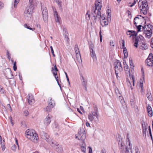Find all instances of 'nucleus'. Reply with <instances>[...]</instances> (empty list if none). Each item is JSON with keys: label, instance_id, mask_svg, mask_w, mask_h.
I'll list each match as a JSON object with an SVG mask.
<instances>
[{"label": "nucleus", "instance_id": "obj_20", "mask_svg": "<svg viewBox=\"0 0 153 153\" xmlns=\"http://www.w3.org/2000/svg\"><path fill=\"white\" fill-rule=\"evenodd\" d=\"M51 146L53 147L56 148L59 144L55 141L50 139L49 142H48Z\"/></svg>", "mask_w": 153, "mask_h": 153}, {"label": "nucleus", "instance_id": "obj_53", "mask_svg": "<svg viewBox=\"0 0 153 153\" xmlns=\"http://www.w3.org/2000/svg\"><path fill=\"white\" fill-rule=\"evenodd\" d=\"M16 62H15L14 63H13V70L14 71H16L17 70V67H16Z\"/></svg>", "mask_w": 153, "mask_h": 153}, {"label": "nucleus", "instance_id": "obj_27", "mask_svg": "<svg viewBox=\"0 0 153 153\" xmlns=\"http://www.w3.org/2000/svg\"><path fill=\"white\" fill-rule=\"evenodd\" d=\"M140 48L142 50H146L147 49V46L146 44L142 43L141 45Z\"/></svg>", "mask_w": 153, "mask_h": 153}, {"label": "nucleus", "instance_id": "obj_32", "mask_svg": "<svg viewBox=\"0 0 153 153\" xmlns=\"http://www.w3.org/2000/svg\"><path fill=\"white\" fill-rule=\"evenodd\" d=\"M97 13L96 14V17L98 18L100 17V20H101L102 19L103 17V16H102V17L101 16V13L99 11V10H97Z\"/></svg>", "mask_w": 153, "mask_h": 153}, {"label": "nucleus", "instance_id": "obj_21", "mask_svg": "<svg viewBox=\"0 0 153 153\" xmlns=\"http://www.w3.org/2000/svg\"><path fill=\"white\" fill-rule=\"evenodd\" d=\"M114 91L117 96L120 98V99L122 100V97L121 96V95L120 92L118 89L117 87H116L114 88Z\"/></svg>", "mask_w": 153, "mask_h": 153}, {"label": "nucleus", "instance_id": "obj_57", "mask_svg": "<svg viewBox=\"0 0 153 153\" xmlns=\"http://www.w3.org/2000/svg\"><path fill=\"white\" fill-rule=\"evenodd\" d=\"M50 48L51 49V53H52V55H53V57H55V55L54 53V51H53V49L52 47L51 46L50 47Z\"/></svg>", "mask_w": 153, "mask_h": 153}, {"label": "nucleus", "instance_id": "obj_55", "mask_svg": "<svg viewBox=\"0 0 153 153\" xmlns=\"http://www.w3.org/2000/svg\"><path fill=\"white\" fill-rule=\"evenodd\" d=\"M115 43L113 41H111L110 42V45L111 47H114V46Z\"/></svg>", "mask_w": 153, "mask_h": 153}, {"label": "nucleus", "instance_id": "obj_1", "mask_svg": "<svg viewBox=\"0 0 153 153\" xmlns=\"http://www.w3.org/2000/svg\"><path fill=\"white\" fill-rule=\"evenodd\" d=\"M26 137L35 143H37L39 141V137L35 131L32 129H28L25 132Z\"/></svg>", "mask_w": 153, "mask_h": 153}, {"label": "nucleus", "instance_id": "obj_5", "mask_svg": "<svg viewBox=\"0 0 153 153\" xmlns=\"http://www.w3.org/2000/svg\"><path fill=\"white\" fill-rule=\"evenodd\" d=\"M115 71L121 72L123 71V68L121 65L120 62L118 60H116L114 63Z\"/></svg>", "mask_w": 153, "mask_h": 153}, {"label": "nucleus", "instance_id": "obj_50", "mask_svg": "<svg viewBox=\"0 0 153 153\" xmlns=\"http://www.w3.org/2000/svg\"><path fill=\"white\" fill-rule=\"evenodd\" d=\"M52 71H53V72L54 71L55 72H56L57 71H58V70L57 69L56 66V65L54 66V68H52Z\"/></svg>", "mask_w": 153, "mask_h": 153}, {"label": "nucleus", "instance_id": "obj_7", "mask_svg": "<svg viewBox=\"0 0 153 153\" xmlns=\"http://www.w3.org/2000/svg\"><path fill=\"white\" fill-rule=\"evenodd\" d=\"M48 103L49 106H47L45 108V110L46 111L49 112L51 111V109L53 108L54 105L53 101L52 100L51 98H50L48 101Z\"/></svg>", "mask_w": 153, "mask_h": 153}, {"label": "nucleus", "instance_id": "obj_44", "mask_svg": "<svg viewBox=\"0 0 153 153\" xmlns=\"http://www.w3.org/2000/svg\"><path fill=\"white\" fill-rule=\"evenodd\" d=\"M19 0H15L14 3V7L15 8L17 7V4L19 3Z\"/></svg>", "mask_w": 153, "mask_h": 153}, {"label": "nucleus", "instance_id": "obj_15", "mask_svg": "<svg viewBox=\"0 0 153 153\" xmlns=\"http://www.w3.org/2000/svg\"><path fill=\"white\" fill-rule=\"evenodd\" d=\"M147 110L149 117H151L152 116V111L151 107L148 104L147 105Z\"/></svg>", "mask_w": 153, "mask_h": 153}, {"label": "nucleus", "instance_id": "obj_59", "mask_svg": "<svg viewBox=\"0 0 153 153\" xmlns=\"http://www.w3.org/2000/svg\"><path fill=\"white\" fill-rule=\"evenodd\" d=\"M7 58L8 59H9V60H10L11 59V56H10V54L9 52V51H7Z\"/></svg>", "mask_w": 153, "mask_h": 153}, {"label": "nucleus", "instance_id": "obj_16", "mask_svg": "<svg viewBox=\"0 0 153 153\" xmlns=\"http://www.w3.org/2000/svg\"><path fill=\"white\" fill-rule=\"evenodd\" d=\"M153 26L150 24H148L144 27H143V28L144 30H147V31H152Z\"/></svg>", "mask_w": 153, "mask_h": 153}, {"label": "nucleus", "instance_id": "obj_19", "mask_svg": "<svg viewBox=\"0 0 153 153\" xmlns=\"http://www.w3.org/2000/svg\"><path fill=\"white\" fill-rule=\"evenodd\" d=\"M152 31H147V30H144V33L145 34V36L147 38H150L152 36Z\"/></svg>", "mask_w": 153, "mask_h": 153}, {"label": "nucleus", "instance_id": "obj_49", "mask_svg": "<svg viewBox=\"0 0 153 153\" xmlns=\"http://www.w3.org/2000/svg\"><path fill=\"white\" fill-rule=\"evenodd\" d=\"M81 151L84 153H85L86 151V148L84 146H82L81 147Z\"/></svg>", "mask_w": 153, "mask_h": 153}, {"label": "nucleus", "instance_id": "obj_26", "mask_svg": "<svg viewBox=\"0 0 153 153\" xmlns=\"http://www.w3.org/2000/svg\"><path fill=\"white\" fill-rule=\"evenodd\" d=\"M127 140H128V146L129 149L131 150V153H132V144L130 143V140L128 137V134H127Z\"/></svg>", "mask_w": 153, "mask_h": 153}, {"label": "nucleus", "instance_id": "obj_51", "mask_svg": "<svg viewBox=\"0 0 153 153\" xmlns=\"http://www.w3.org/2000/svg\"><path fill=\"white\" fill-rule=\"evenodd\" d=\"M76 58H77L78 59H81V57L80 52H79L78 53H76Z\"/></svg>", "mask_w": 153, "mask_h": 153}, {"label": "nucleus", "instance_id": "obj_41", "mask_svg": "<svg viewBox=\"0 0 153 153\" xmlns=\"http://www.w3.org/2000/svg\"><path fill=\"white\" fill-rule=\"evenodd\" d=\"M31 12V10H30V12H29V10H25L24 13L25 14H27L28 15L27 16L30 17L31 16V13H30Z\"/></svg>", "mask_w": 153, "mask_h": 153}, {"label": "nucleus", "instance_id": "obj_3", "mask_svg": "<svg viewBox=\"0 0 153 153\" xmlns=\"http://www.w3.org/2000/svg\"><path fill=\"white\" fill-rule=\"evenodd\" d=\"M94 111H93L91 113L89 114L88 119L91 121H94L97 122L98 121V108L96 106H95L94 107Z\"/></svg>", "mask_w": 153, "mask_h": 153}, {"label": "nucleus", "instance_id": "obj_25", "mask_svg": "<svg viewBox=\"0 0 153 153\" xmlns=\"http://www.w3.org/2000/svg\"><path fill=\"white\" fill-rule=\"evenodd\" d=\"M90 52L91 55L93 59H96V55L92 49L90 50Z\"/></svg>", "mask_w": 153, "mask_h": 153}, {"label": "nucleus", "instance_id": "obj_42", "mask_svg": "<svg viewBox=\"0 0 153 153\" xmlns=\"http://www.w3.org/2000/svg\"><path fill=\"white\" fill-rule=\"evenodd\" d=\"M129 65L131 69H133L134 68L133 63L131 58H129Z\"/></svg>", "mask_w": 153, "mask_h": 153}, {"label": "nucleus", "instance_id": "obj_39", "mask_svg": "<svg viewBox=\"0 0 153 153\" xmlns=\"http://www.w3.org/2000/svg\"><path fill=\"white\" fill-rule=\"evenodd\" d=\"M54 1L56 2L58 5V6L61 7L62 5V2L59 0H54Z\"/></svg>", "mask_w": 153, "mask_h": 153}, {"label": "nucleus", "instance_id": "obj_9", "mask_svg": "<svg viewBox=\"0 0 153 153\" xmlns=\"http://www.w3.org/2000/svg\"><path fill=\"white\" fill-rule=\"evenodd\" d=\"M30 5L29 6L28 9L30 10H33L35 9L37 6V3L35 1H29Z\"/></svg>", "mask_w": 153, "mask_h": 153}, {"label": "nucleus", "instance_id": "obj_4", "mask_svg": "<svg viewBox=\"0 0 153 153\" xmlns=\"http://www.w3.org/2000/svg\"><path fill=\"white\" fill-rule=\"evenodd\" d=\"M86 138V134L84 129L83 128L79 129L78 132V136L76 137V138L81 140L83 142Z\"/></svg>", "mask_w": 153, "mask_h": 153}, {"label": "nucleus", "instance_id": "obj_40", "mask_svg": "<svg viewBox=\"0 0 153 153\" xmlns=\"http://www.w3.org/2000/svg\"><path fill=\"white\" fill-rule=\"evenodd\" d=\"M136 36L135 39H136V40H137L138 41H139V39H140V40H143V39L144 38L142 35H140L139 36Z\"/></svg>", "mask_w": 153, "mask_h": 153}, {"label": "nucleus", "instance_id": "obj_58", "mask_svg": "<svg viewBox=\"0 0 153 153\" xmlns=\"http://www.w3.org/2000/svg\"><path fill=\"white\" fill-rule=\"evenodd\" d=\"M136 27H137L138 32L140 31L141 29V27H142L141 25H139L138 26L137 25V26Z\"/></svg>", "mask_w": 153, "mask_h": 153}, {"label": "nucleus", "instance_id": "obj_60", "mask_svg": "<svg viewBox=\"0 0 153 153\" xmlns=\"http://www.w3.org/2000/svg\"><path fill=\"white\" fill-rule=\"evenodd\" d=\"M4 6V4L0 1V9H2Z\"/></svg>", "mask_w": 153, "mask_h": 153}, {"label": "nucleus", "instance_id": "obj_13", "mask_svg": "<svg viewBox=\"0 0 153 153\" xmlns=\"http://www.w3.org/2000/svg\"><path fill=\"white\" fill-rule=\"evenodd\" d=\"M28 101L29 104L32 105L35 102V100L33 96L31 94L28 95Z\"/></svg>", "mask_w": 153, "mask_h": 153}, {"label": "nucleus", "instance_id": "obj_61", "mask_svg": "<svg viewBox=\"0 0 153 153\" xmlns=\"http://www.w3.org/2000/svg\"><path fill=\"white\" fill-rule=\"evenodd\" d=\"M7 108H8V109H9V110L10 111H12V109L11 108L10 105L9 104H8L7 105Z\"/></svg>", "mask_w": 153, "mask_h": 153}, {"label": "nucleus", "instance_id": "obj_24", "mask_svg": "<svg viewBox=\"0 0 153 153\" xmlns=\"http://www.w3.org/2000/svg\"><path fill=\"white\" fill-rule=\"evenodd\" d=\"M102 3H95V10H101L102 6Z\"/></svg>", "mask_w": 153, "mask_h": 153}, {"label": "nucleus", "instance_id": "obj_18", "mask_svg": "<svg viewBox=\"0 0 153 153\" xmlns=\"http://www.w3.org/2000/svg\"><path fill=\"white\" fill-rule=\"evenodd\" d=\"M42 137V138L45 139L47 142H49V140L51 139L49 138V137L48 134L45 132H43L41 134Z\"/></svg>", "mask_w": 153, "mask_h": 153}, {"label": "nucleus", "instance_id": "obj_48", "mask_svg": "<svg viewBox=\"0 0 153 153\" xmlns=\"http://www.w3.org/2000/svg\"><path fill=\"white\" fill-rule=\"evenodd\" d=\"M143 13L144 15H146L147 13V10H140V13Z\"/></svg>", "mask_w": 153, "mask_h": 153}, {"label": "nucleus", "instance_id": "obj_28", "mask_svg": "<svg viewBox=\"0 0 153 153\" xmlns=\"http://www.w3.org/2000/svg\"><path fill=\"white\" fill-rule=\"evenodd\" d=\"M142 7V8L143 10H148V4L147 3H146L144 4L140 5V7Z\"/></svg>", "mask_w": 153, "mask_h": 153}, {"label": "nucleus", "instance_id": "obj_23", "mask_svg": "<svg viewBox=\"0 0 153 153\" xmlns=\"http://www.w3.org/2000/svg\"><path fill=\"white\" fill-rule=\"evenodd\" d=\"M127 34L128 35H129L130 37H131L132 36H136L135 32L133 30H128L127 32Z\"/></svg>", "mask_w": 153, "mask_h": 153}, {"label": "nucleus", "instance_id": "obj_30", "mask_svg": "<svg viewBox=\"0 0 153 153\" xmlns=\"http://www.w3.org/2000/svg\"><path fill=\"white\" fill-rule=\"evenodd\" d=\"M81 80L82 82V84L83 86L85 87V90H86V82L85 81V79H84V77L82 76H81Z\"/></svg>", "mask_w": 153, "mask_h": 153}, {"label": "nucleus", "instance_id": "obj_22", "mask_svg": "<svg viewBox=\"0 0 153 153\" xmlns=\"http://www.w3.org/2000/svg\"><path fill=\"white\" fill-rule=\"evenodd\" d=\"M107 22L106 21V25H108V23H109L111 22V14L109 12H107Z\"/></svg>", "mask_w": 153, "mask_h": 153}, {"label": "nucleus", "instance_id": "obj_56", "mask_svg": "<svg viewBox=\"0 0 153 153\" xmlns=\"http://www.w3.org/2000/svg\"><path fill=\"white\" fill-rule=\"evenodd\" d=\"M0 91L2 93L4 94V90L3 89L2 87L0 85Z\"/></svg>", "mask_w": 153, "mask_h": 153}, {"label": "nucleus", "instance_id": "obj_33", "mask_svg": "<svg viewBox=\"0 0 153 153\" xmlns=\"http://www.w3.org/2000/svg\"><path fill=\"white\" fill-rule=\"evenodd\" d=\"M123 52L124 54V57L125 58H126L128 56V53L127 52V49L126 47H125V48H123Z\"/></svg>", "mask_w": 153, "mask_h": 153}, {"label": "nucleus", "instance_id": "obj_64", "mask_svg": "<svg viewBox=\"0 0 153 153\" xmlns=\"http://www.w3.org/2000/svg\"><path fill=\"white\" fill-rule=\"evenodd\" d=\"M135 150L136 153H140V152L139 151V150L137 147L135 149Z\"/></svg>", "mask_w": 153, "mask_h": 153}, {"label": "nucleus", "instance_id": "obj_47", "mask_svg": "<svg viewBox=\"0 0 153 153\" xmlns=\"http://www.w3.org/2000/svg\"><path fill=\"white\" fill-rule=\"evenodd\" d=\"M16 148L17 146L16 145L14 144L12 146L11 149L13 151L15 152L16 149Z\"/></svg>", "mask_w": 153, "mask_h": 153}, {"label": "nucleus", "instance_id": "obj_45", "mask_svg": "<svg viewBox=\"0 0 153 153\" xmlns=\"http://www.w3.org/2000/svg\"><path fill=\"white\" fill-rule=\"evenodd\" d=\"M137 1V0H134L133 2L132 3H129L128 6L130 7H132L133 5H134V4L136 3Z\"/></svg>", "mask_w": 153, "mask_h": 153}, {"label": "nucleus", "instance_id": "obj_36", "mask_svg": "<svg viewBox=\"0 0 153 153\" xmlns=\"http://www.w3.org/2000/svg\"><path fill=\"white\" fill-rule=\"evenodd\" d=\"M140 20V19H138L137 18H135L134 19V25L137 26V25L138 24V22Z\"/></svg>", "mask_w": 153, "mask_h": 153}, {"label": "nucleus", "instance_id": "obj_37", "mask_svg": "<svg viewBox=\"0 0 153 153\" xmlns=\"http://www.w3.org/2000/svg\"><path fill=\"white\" fill-rule=\"evenodd\" d=\"M146 3H147L146 0H140L138 2L139 5L140 4H141V5H142Z\"/></svg>", "mask_w": 153, "mask_h": 153}, {"label": "nucleus", "instance_id": "obj_54", "mask_svg": "<svg viewBox=\"0 0 153 153\" xmlns=\"http://www.w3.org/2000/svg\"><path fill=\"white\" fill-rule=\"evenodd\" d=\"M138 41L136 40L135 39V42H134V46L136 48H137L138 47Z\"/></svg>", "mask_w": 153, "mask_h": 153}, {"label": "nucleus", "instance_id": "obj_12", "mask_svg": "<svg viewBox=\"0 0 153 153\" xmlns=\"http://www.w3.org/2000/svg\"><path fill=\"white\" fill-rule=\"evenodd\" d=\"M6 72L7 73H5L6 76L9 79H11L13 78V76L12 74L11 71L9 68H8L6 70Z\"/></svg>", "mask_w": 153, "mask_h": 153}, {"label": "nucleus", "instance_id": "obj_29", "mask_svg": "<svg viewBox=\"0 0 153 153\" xmlns=\"http://www.w3.org/2000/svg\"><path fill=\"white\" fill-rule=\"evenodd\" d=\"M56 149V151L59 152H61L62 151V147L59 145L55 148Z\"/></svg>", "mask_w": 153, "mask_h": 153}, {"label": "nucleus", "instance_id": "obj_2", "mask_svg": "<svg viewBox=\"0 0 153 153\" xmlns=\"http://www.w3.org/2000/svg\"><path fill=\"white\" fill-rule=\"evenodd\" d=\"M117 140L118 142V144L119 149L121 153H129L127 147L125 145L120 135L118 134L117 136Z\"/></svg>", "mask_w": 153, "mask_h": 153}, {"label": "nucleus", "instance_id": "obj_62", "mask_svg": "<svg viewBox=\"0 0 153 153\" xmlns=\"http://www.w3.org/2000/svg\"><path fill=\"white\" fill-rule=\"evenodd\" d=\"M29 114V112L28 111H25L24 112V115L25 116H27Z\"/></svg>", "mask_w": 153, "mask_h": 153}, {"label": "nucleus", "instance_id": "obj_63", "mask_svg": "<svg viewBox=\"0 0 153 153\" xmlns=\"http://www.w3.org/2000/svg\"><path fill=\"white\" fill-rule=\"evenodd\" d=\"M151 46L152 48H153V38L152 39Z\"/></svg>", "mask_w": 153, "mask_h": 153}, {"label": "nucleus", "instance_id": "obj_46", "mask_svg": "<svg viewBox=\"0 0 153 153\" xmlns=\"http://www.w3.org/2000/svg\"><path fill=\"white\" fill-rule=\"evenodd\" d=\"M24 26L25 27L32 30H34L35 29L34 28H32L30 27L29 26H28L26 24H25L24 25Z\"/></svg>", "mask_w": 153, "mask_h": 153}, {"label": "nucleus", "instance_id": "obj_6", "mask_svg": "<svg viewBox=\"0 0 153 153\" xmlns=\"http://www.w3.org/2000/svg\"><path fill=\"white\" fill-rule=\"evenodd\" d=\"M153 56L152 53H150L145 61L146 65L152 67L153 66Z\"/></svg>", "mask_w": 153, "mask_h": 153}, {"label": "nucleus", "instance_id": "obj_8", "mask_svg": "<svg viewBox=\"0 0 153 153\" xmlns=\"http://www.w3.org/2000/svg\"><path fill=\"white\" fill-rule=\"evenodd\" d=\"M124 65V69L126 71V73L129 74L130 77L131 79H132L133 85H134V77L132 75H130V73L129 71V69L128 67V66L126 65L125 64L124 62H123Z\"/></svg>", "mask_w": 153, "mask_h": 153}, {"label": "nucleus", "instance_id": "obj_17", "mask_svg": "<svg viewBox=\"0 0 153 153\" xmlns=\"http://www.w3.org/2000/svg\"><path fill=\"white\" fill-rule=\"evenodd\" d=\"M97 10H91V13L92 14H90L89 13V11H88L86 13V18H87V16H88V18H90V16L92 15L93 17H94V19H96V14L97 13Z\"/></svg>", "mask_w": 153, "mask_h": 153}, {"label": "nucleus", "instance_id": "obj_14", "mask_svg": "<svg viewBox=\"0 0 153 153\" xmlns=\"http://www.w3.org/2000/svg\"><path fill=\"white\" fill-rule=\"evenodd\" d=\"M43 18L45 22H47L48 19V13L47 10H43L42 11Z\"/></svg>", "mask_w": 153, "mask_h": 153}, {"label": "nucleus", "instance_id": "obj_34", "mask_svg": "<svg viewBox=\"0 0 153 153\" xmlns=\"http://www.w3.org/2000/svg\"><path fill=\"white\" fill-rule=\"evenodd\" d=\"M53 74L54 76V77L56 79V80L58 83V85H60V84L59 83V80H58V77L57 76V74L56 72H55L53 71Z\"/></svg>", "mask_w": 153, "mask_h": 153}, {"label": "nucleus", "instance_id": "obj_31", "mask_svg": "<svg viewBox=\"0 0 153 153\" xmlns=\"http://www.w3.org/2000/svg\"><path fill=\"white\" fill-rule=\"evenodd\" d=\"M146 97H147L148 99L150 101H151L152 100V98L151 95V93L150 92H148L146 95Z\"/></svg>", "mask_w": 153, "mask_h": 153}, {"label": "nucleus", "instance_id": "obj_35", "mask_svg": "<svg viewBox=\"0 0 153 153\" xmlns=\"http://www.w3.org/2000/svg\"><path fill=\"white\" fill-rule=\"evenodd\" d=\"M105 17L102 18L101 20H100V23L102 26L103 27L105 26Z\"/></svg>", "mask_w": 153, "mask_h": 153}, {"label": "nucleus", "instance_id": "obj_10", "mask_svg": "<svg viewBox=\"0 0 153 153\" xmlns=\"http://www.w3.org/2000/svg\"><path fill=\"white\" fill-rule=\"evenodd\" d=\"M55 20L56 22L58 24H60L61 23V20L60 17L58 15L57 12L55 11L54 12Z\"/></svg>", "mask_w": 153, "mask_h": 153}, {"label": "nucleus", "instance_id": "obj_52", "mask_svg": "<svg viewBox=\"0 0 153 153\" xmlns=\"http://www.w3.org/2000/svg\"><path fill=\"white\" fill-rule=\"evenodd\" d=\"M100 40L101 42H102V35H101V27H100Z\"/></svg>", "mask_w": 153, "mask_h": 153}, {"label": "nucleus", "instance_id": "obj_11", "mask_svg": "<svg viewBox=\"0 0 153 153\" xmlns=\"http://www.w3.org/2000/svg\"><path fill=\"white\" fill-rule=\"evenodd\" d=\"M51 116L48 115L46 117V118L45 119L44 121V127L47 126L49 125L51 122Z\"/></svg>", "mask_w": 153, "mask_h": 153}, {"label": "nucleus", "instance_id": "obj_38", "mask_svg": "<svg viewBox=\"0 0 153 153\" xmlns=\"http://www.w3.org/2000/svg\"><path fill=\"white\" fill-rule=\"evenodd\" d=\"M65 30L64 31L65 32L64 33V36L65 37V39L67 41H68L69 39V38L68 37V33L66 32V30H65Z\"/></svg>", "mask_w": 153, "mask_h": 153}, {"label": "nucleus", "instance_id": "obj_43", "mask_svg": "<svg viewBox=\"0 0 153 153\" xmlns=\"http://www.w3.org/2000/svg\"><path fill=\"white\" fill-rule=\"evenodd\" d=\"M74 49L76 53L80 52L79 49L77 45H75Z\"/></svg>", "mask_w": 153, "mask_h": 153}]
</instances>
